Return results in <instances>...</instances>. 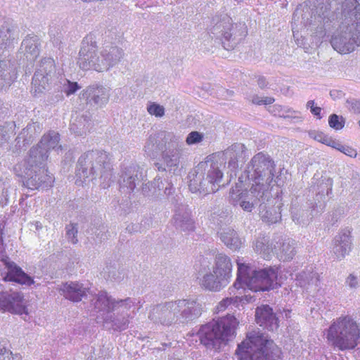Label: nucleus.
<instances>
[{
	"label": "nucleus",
	"mask_w": 360,
	"mask_h": 360,
	"mask_svg": "<svg viewBox=\"0 0 360 360\" xmlns=\"http://www.w3.org/2000/svg\"><path fill=\"white\" fill-rule=\"evenodd\" d=\"M246 148L244 144L236 143L231 145L224 151L217 153L212 156L213 162L206 174V177H200L190 181L189 188L193 192L202 193H214L218 191L219 184L223 177L220 167L224 166L227 162L228 168L235 172L238 167V161L245 157Z\"/></svg>",
	"instance_id": "1"
},
{
	"label": "nucleus",
	"mask_w": 360,
	"mask_h": 360,
	"mask_svg": "<svg viewBox=\"0 0 360 360\" xmlns=\"http://www.w3.org/2000/svg\"><path fill=\"white\" fill-rule=\"evenodd\" d=\"M91 305L98 314L97 319H101L106 328L115 330H125L136 314L134 299H115L106 292H99L91 300Z\"/></svg>",
	"instance_id": "2"
},
{
	"label": "nucleus",
	"mask_w": 360,
	"mask_h": 360,
	"mask_svg": "<svg viewBox=\"0 0 360 360\" xmlns=\"http://www.w3.org/2000/svg\"><path fill=\"white\" fill-rule=\"evenodd\" d=\"M124 56L122 49L107 44L97 49L96 36L90 33L82 41L77 63L83 70H93L98 72L108 71L117 65Z\"/></svg>",
	"instance_id": "3"
},
{
	"label": "nucleus",
	"mask_w": 360,
	"mask_h": 360,
	"mask_svg": "<svg viewBox=\"0 0 360 360\" xmlns=\"http://www.w3.org/2000/svg\"><path fill=\"white\" fill-rule=\"evenodd\" d=\"M238 266L237 278L233 284V288H240L253 292L268 291L281 285L287 279V275H283V271L278 268L269 267L257 271L254 269L243 258L236 260Z\"/></svg>",
	"instance_id": "4"
},
{
	"label": "nucleus",
	"mask_w": 360,
	"mask_h": 360,
	"mask_svg": "<svg viewBox=\"0 0 360 360\" xmlns=\"http://www.w3.org/2000/svg\"><path fill=\"white\" fill-rule=\"evenodd\" d=\"M356 0H349L343 6L344 19L330 39L333 48L340 53L352 52L360 46V4Z\"/></svg>",
	"instance_id": "5"
},
{
	"label": "nucleus",
	"mask_w": 360,
	"mask_h": 360,
	"mask_svg": "<svg viewBox=\"0 0 360 360\" xmlns=\"http://www.w3.org/2000/svg\"><path fill=\"white\" fill-rule=\"evenodd\" d=\"M201 304L195 300H178L153 307L148 319L155 323L170 326L192 321L201 314Z\"/></svg>",
	"instance_id": "6"
},
{
	"label": "nucleus",
	"mask_w": 360,
	"mask_h": 360,
	"mask_svg": "<svg viewBox=\"0 0 360 360\" xmlns=\"http://www.w3.org/2000/svg\"><path fill=\"white\" fill-rule=\"evenodd\" d=\"M37 148H32L27 157L13 169L15 174L23 179V185L31 190L51 187L53 183V177L45 168L46 153H41L37 158Z\"/></svg>",
	"instance_id": "7"
},
{
	"label": "nucleus",
	"mask_w": 360,
	"mask_h": 360,
	"mask_svg": "<svg viewBox=\"0 0 360 360\" xmlns=\"http://www.w3.org/2000/svg\"><path fill=\"white\" fill-rule=\"evenodd\" d=\"M98 174L103 179V188L108 187L112 174L108 155L105 152L90 151L79 158L76 172L77 185L93 181Z\"/></svg>",
	"instance_id": "8"
},
{
	"label": "nucleus",
	"mask_w": 360,
	"mask_h": 360,
	"mask_svg": "<svg viewBox=\"0 0 360 360\" xmlns=\"http://www.w3.org/2000/svg\"><path fill=\"white\" fill-rule=\"evenodd\" d=\"M280 353L273 340L259 330L248 332L236 351L238 360H276Z\"/></svg>",
	"instance_id": "9"
},
{
	"label": "nucleus",
	"mask_w": 360,
	"mask_h": 360,
	"mask_svg": "<svg viewBox=\"0 0 360 360\" xmlns=\"http://www.w3.org/2000/svg\"><path fill=\"white\" fill-rule=\"evenodd\" d=\"M238 323L235 316L227 315L202 326L198 332L201 343L207 348L219 349L235 337Z\"/></svg>",
	"instance_id": "10"
},
{
	"label": "nucleus",
	"mask_w": 360,
	"mask_h": 360,
	"mask_svg": "<svg viewBox=\"0 0 360 360\" xmlns=\"http://www.w3.org/2000/svg\"><path fill=\"white\" fill-rule=\"evenodd\" d=\"M327 338L333 345L341 350L351 349L357 345L360 329L352 316H342L330 326Z\"/></svg>",
	"instance_id": "11"
},
{
	"label": "nucleus",
	"mask_w": 360,
	"mask_h": 360,
	"mask_svg": "<svg viewBox=\"0 0 360 360\" xmlns=\"http://www.w3.org/2000/svg\"><path fill=\"white\" fill-rule=\"evenodd\" d=\"M274 165L270 158L262 153L255 155L245 171L251 185L269 191L274 178Z\"/></svg>",
	"instance_id": "12"
},
{
	"label": "nucleus",
	"mask_w": 360,
	"mask_h": 360,
	"mask_svg": "<svg viewBox=\"0 0 360 360\" xmlns=\"http://www.w3.org/2000/svg\"><path fill=\"white\" fill-rule=\"evenodd\" d=\"M213 33L221 37L224 48L229 50L242 41L247 34V29L244 23L233 25L231 18L224 16L214 26Z\"/></svg>",
	"instance_id": "13"
},
{
	"label": "nucleus",
	"mask_w": 360,
	"mask_h": 360,
	"mask_svg": "<svg viewBox=\"0 0 360 360\" xmlns=\"http://www.w3.org/2000/svg\"><path fill=\"white\" fill-rule=\"evenodd\" d=\"M197 279L199 285L204 289L218 292L226 287L229 283L222 278H219L217 274L210 267V262L202 258L200 265L197 270Z\"/></svg>",
	"instance_id": "14"
},
{
	"label": "nucleus",
	"mask_w": 360,
	"mask_h": 360,
	"mask_svg": "<svg viewBox=\"0 0 360 360\" xmlns=\"http://www.w3.org/2000/svg\"><path fill=\"white\" fill-rule=\"evenodd\" d=\"M29 301L21 292H0V308L11 314L27 316Z\"/></svg>",
	"instance_id": "15"
},
{
	"label": "nucleus",
	"mask_w": 360,
	"mask_h": 360,
	"mask_svg": "<svg viewBox=\"0 0 360 360\" xmlns=\"http://www.w3.org/2000/svg\"><path fill=\"white\" fill-rule=\"evenodd\" d=\"M55 73L53 59L45 58L41 60L39 66L32 79V91L34 94L42 93L46 90Z\"/></svg>",
	"instance_id": "16"
},
{
	"label": "nucleus",
	"mask_w": 360,
	"mask_h": 360,
	"mask_svg": "<svg viewBox=\"0 0 360 360\" xmlns=\"http://www.w3.org/2000/svg\"><path fill=\"white\" fill-rule=\"evenodd\" d=\"M233 189L231 193V198L234 205L240 206L244 211L251 212L255 204L261 200H263L268 193V191H263L259 187L251 185L248 191L241 192Z\"/></svg>",
	"instance_id": "17"
},
{
	"label": "nucleus",
	"mask_w": 360,
	"mask_h": 360,
	"mask_svg": "<svg viewBox=\"0 0 360 360\" xmlns=\"http://www.w3.org/2000/svg\"><path fill=\"white\" fill-rule=\"evenodd\" d=\"M165 139L170 142L163 152L162 160L165 166L169 171L175 172L179 164V159L183 150V143L179 139L171 134H168Z\"/></svg>",
	"instance_id": "18"
},
{
	"label": "nucleus",
	"mask_w": 360,
	"mask_h": 360,
	"mask_svg": "<svg viewBox=\"0 0 360 360\" xmlns=\"http://www.w3.org/2000/svg\"><path fill=\"white\" fill-rule=\"evenodd\" d=\"M172 223L175 228L181 231H192L195 228V222L188 206L179 203L174 209Z\"/></svg>",
	"instance_id": "19"
},
{
	"label": "nucleus",
	"mask_w": 360,
	"mask_h": 360,
	"mask_svg": "<svg viewBox=\"0 0 360 360\" xmlns=\"http://www.w3.org/2000/svg\"><path fill=\"white\" fill-rule=\"evenodd\" d=\"M109 97V89L98 85L89 86L81 94V98L87 104L98 107L104 106L108 102Z\"/></svg>",
	"instance_id": "20"
},
{
	"label": "nucleus",
	"mask_w": 360,
	"mask_h": 360,
	"mask_svg": "<svg viewBox=\"0 0 360 360\" xmlns=\"http://www.w3.org/2000/svg\"><path fill=\"white\" fill-rule=\"evenodd\" d=\"M19 39V30L11 22L0 19V46L4 51L13 47Z\"/></svg>",
	"instance_id": "21"
},
{
	"label": "nucleus",
	"mask_w": 360,
	"mask_h": 360,
	"mask_svg": "<svg viewBox=\"0 0 360 360\" xmlns=\"http://www.w3.org/2000/svg\"><path fill=\"white\" fill-rule=\"evenodd\" d=\"M141 176L142 172L138 165H132L126 167L120 179L121 191L126 193L134 191Z\"/></svg>",
	"instance_id": "22"
},
{
	"label": "nucleus",
	"mask_w": 360,
	"mask_h": 360,
	"mask_svg": "<svg viewBox=\"0 0 360 360\" xmlns=\"http://www.w3.org/2000/svg\"><path fill=\"white\" fill-rule=\"evenodd\" d=\"M89 288L84 284L77 281H70L63 283L58 288L59 293L65 299L73 302H79L83 297H86Z\"/></svg>",
	"instance_id": "23"
},
{
	"label": "nucleus",
	"mask_w": 360,
	"mask_h": 360,
	"mask_svg": "<svg viewBox=\"0 0 360 360\" xmlns=\"http://www.w3.org/2000/svg\"><path fill=\"white\" fill-rule=\"evenodd\" d=\"M255 319L257 324L269 331H275L278 328V319L269 305L257 308Z\"/></svg>",
	"instance_id": "24"
},
{
	"label": "nucleus",
	"mask_w": 360,
	"mask_h": 360,
	"mask_svg": "<svg viewBox=\"0 0 360 360\" xmlns=\"http://www.w3.org/2000/svg\"><path fill=\"white\" fill-rule=\"evenodd\" d=\"M352 250V238L349 230L339 233L333 241V252L338 259H343Z\"/></svg>",
	"instance_id": "25"
},
{
	"label": "nucleus",
	"mask_w": 360,
	"mask_h": 360,
	"mask_svg": "<svg viewBox=\"0 0 360 360\" xmlns=\"http://www.w3.org/2000/svg\"><path fill=\"white\" fill-rule=\"evenodd\" d=\"M18 72L14 62L10 60L0 61V92L8 89L17 79Z\"/></svg>",
	"instance_id": "26"
},
{
	"label": "nucleus",
	"mask_w": 360,
	"mask_h": 360,
	"mask_svg": "<svg viewBox=\"0 0 360 360\" xmlns=\"http://www.w3.org/2000/svg\"><path fill=\"white\" fill-rule=\"evenodd\" d=\"M7 274L6 278L8 281L17 282L21 285L30 286L35 283L32 277L25 274L20 267L17 266L14 262L9 261L8 259L3 260Z\"/></svg>",
	"instance_id": "27"
},
{
	"label": "nucleus",
	"mask_w": 360,
	"mask_h": 360,
	"mask_svg": "<svg viewBox=\"0 0 360 360\" xmlns=\"http://www.w3.org/2000/svg\"><path fill=\"white\" fill-rule=\"evenodd\" d=\"M233 265L229 257L224 253H218L214 258L213 271L218 274L219 278L225 279L229 283L232 277Z\"/></svg>",
	"instance_id": "28"
},
{
	"label": "nucleus",
	"mask_w": 360,
	"mask_h": 360,
	"mask_svg": "<svg viewBox=\"0 0 360 360\" xmlns=\"http://www.w3.org/2000/svg\"><path fill=\"white\" fill-rule=\"evenodd\" d=\"M60 137L58 133L56 131H50L46 134H44L40 142L34 148H37V158L41 153H46L47 158L49 157L48 153L50 150H54L58 151L61 150V146H58Z\"/></svg>",
	"instance_id": "29"
},
{
	"label": "nucleus",
	"mask_w": 360,
	"mask_h": 360,
	"mask_svg": "<svg viewBox=\"0 0 360 360\" xmlns=\"http://www.w3.org/2000/svg\"><path fill=\"white\" fill-rule=\"evenodd\" d=\"M39 41L36 35H27L21 44L20 49L28 60H34L39 53Z\"/></svg>",
	"instance_id": "30"
},
{
	"label": "nucleus",
	"mask_w": 360,
	"mask_h": 360,
	"mask_svg": "<svg viewBox=\"0 0 360 360\" xmlns=\"http://www.w3.org/2000/svg\"><path fill=\"white\" fill-rule=\"evenodd\" d=\"M274 245L275 253L280 260H291L296 254L295 241L290 238L282 239Z\"/></svg>",
	"instance_id": "31"
},
{
	"label": "nucleus",
	"mask_w": 360,
	"mask_h": 360,
	"mask_svg": "<svg viewBox=\"0 0 360 360\" xmlns=\"http://www.w3.org/2000/svg\"><path fill=\"white\" fill-rule=\"evenodd\" d=\"M300 287L306 288L307 290L314 292L318 290L319 276L316 272L310 271L308 274L304 272L299 274L297 278Z\"/></svg>",
	"instance_id": "32"
},
{
	"label": "nucleus",
	"mask_w": 360,
	"mask_h": 360,
	"mask_svg": "<svg viewBox=\"0 0 360 360\" xmlns=\"http://www.w3.org/2000/svg\"><path fill=\"white\" fill-rule=\"evenodd\" d=\"M221 241L229 248L238 250L240 248L242 242L238 233L231 228H224L220 232Z\"/></svg>",
	"instance_id": "33"
},
{
	"label": "nucleus",
	"mask_w": 360,
	"mask_h": 360,
	"mask_svg": "<svg viewBox=\"0 0 360 360\" xmlns=\"http://www.w3.org/2000/svg\"><path fill=\"white\" fill-rule=\"evenodd\" d=\"M91 127V120L87 115L77 116L71 120L70 130L78 136L85 134Z\"/></svg>",
	"instance_id": "34"
},
{
	"label": "nucleus",
	"mask_w": 360,
	"mask_h": 360,
	"mask_svg": "<svg viewBox=\"0 0 360 360\" xmlns=\"http://www.w3.org/2000/svg\"><path fill=\"white\" fill-rule=\"evenodd\" d=\"M254 250L263 259L269 260L271 258L273 254L275 252L274 246L273 243H269L268 238L262 237L258 238L255 244Z\"/></svg>",
	"instance_id": "35"
},
{
	"label": "nucleus",
	"mask_w": 360,
	"mask_h": 360,
	"mask_svg": "<svg viewBox=\"0 0 360 360\" xmlns=\"http://www.w3.org/2000/svg\"><path fill=\"white\" fill-rule=\"evenodd\" d=\"M259 215L262 220L268 224H274L281 219L279 207H267L266 205L259 206Z\"/></svg>",
	"instance_id": "36"
},
{
	"label": "nucleus",
	"mask_w": 360,
	"mask_h": 360,
	"mask_svg": "<svg viewBox=\"0 0 360 360\" xmlns=\"http://www.w3.org/2000/svg\"><path fill=\"white\" fill-rule=\"evenodd\" d=\"M160 139L159 134L155 133L149 136L144 146V150L147 154L150 155L158 151Z\"/></svg>",
	"instance_id": "37"
},
{
	"label": "nucleus",
	"mask_w": 360,
	"mask_h": 360,
	"mask_svg": "<svg viewBox=\"0 0 360 360\" xmlns=\"http://www.w3.org/2000/svg\"><path fill=\"white\" fill-rule=\"evenodd\" d=\"M252 298V297L251 296H248V295H245L244 297H240L238 296H236L235 298L226 297L225 299H223L220 302H219V304H217V306L216 307V310L217 311V312L224 311L228 306L231 305L233 303L234 300H236L239 299L240 302L244 303L245 302H250Z\"/></svg>",
	"instance_id": "38"
},
{
	"label": "nucleus",
	"mask_w": 360,
	"mask_h": 360,
	"mask_svg": "<svg viewBox=\"0 0 360 360\" xmlns=\"http://www.w3.org/2000/svg\"><path fill=\"white\" fill-rule=\"evenodd\" d=\"M146 109L149 115L155 116L157 118H162L165 114V107L156 102H148Z\"/></svg>",
	"instance_id": "39"
},
{
	"label": "nucleus",
	"mask_w": 360,
	"mask_h": 360,
	"mask_svg": "<svg viewBox=\"0 0 360 360\" xmlns=\"http://www.w3.org/2000/svg\"><path fill=\"white\" fill-rule=\"evenodd\" d=\"M0 360H22L20 354H13L0 343Z\"/></svg>",
	"instance_id": "40"
},
{
	"label": "nucleus",
	"mask_w": 360,
	"mask_h": 360,
	"mask_svg": "<svg viewBox=\"0 0 360 360\" xmlns=\"http://www.w3.org/2000/svg\"><path fill=\"white\" fill-rule=\"evenodd\" d=\"M61 84L63 85L62 91H64L67 96L75 94L77 90L80 89V86L77 82H72L66 79H64L61 82Z\"/></svg>",
	"instance_id": "41"
},
{
	"label": "nucleus",
	"mask_w": 360,
	"mask_h": 360,
	"mask_svg": "<svg viewBox=\"0 0 360 360\" xmlns=\"http://www.w3.org/2000/svg\"><path fill=\"white\" fill-rule=\"evenodd\" d=\"M78 231L76 224H70L66 226V236L70 242L76 244L78 241L77 238Z\"/></svg>",
	"instance_id": "42"
},
{
	"label": "nucleus",
	"mask_w": 360,
	"mask_h": 360,
	"mask_svg": "<svg viewBox=\"0 0 360 360\" xmlns=\"http://www.w3.org/2000/svg\"><path fill=\"white\" fill-rule=\"evenodd\" d=\"M347 108L354 113H360V100L350 98L347 100Z\"/></svg>",
	"instance_id": "43"
},
{
	"label": "nucleus",
	"mask_w": 360,
	"mask_h": 360,
	"mask_svg": "<svg viewBox=\"0 0 360 360\" xmlns=\"http://www.w3.org/2000/svg\"><path fill=\"white\" fill-rule=\"evenodd\" d=\"M202 138L203 136L198 131H192L187 136L186 142L188 145H193L200 143Z\"/></svg>",
	"instance_id": "44"
},
{
	"label": "nucleus",
	"mask_w": 360,
	"mask_h": 360,
	"mask_svg": "<svg viewBox=\"0 0 360 360\" xmlns=\"http://www.w3.org/2000/svg\"><path fill=\"white\" fill-rule=\"evenodd\" d=\"M328 124L331 128L336 130L341 129L344 127V123L342 120H340V117L335 114L329 117Z\"/></svg>",
	"instance_id": "45"
},
{
	"label": "nucleus",
	"mask_w": 360,
	"mask_h": 360,
	"mask_svg": "<svg viewBox=\"0 0 360 360\" xmlns=\"http://www.w3.org/2000/svg\"><path fill=\"white\" fill-rule=\"evenodd\" d=\"M345 284L352 289H356L360 285V280L354 274H350L346 278Z\"/></svg>",
	"instance_id": "46"
},
{
	"label": "nucleus",
	"mask_w": 360,
	"mask_h": 360,
	"mask_svg": "<svg viewBox=\"0 0 360 360\" xmlns=\"http://www.w3.org/2000/svg\"><path fill=\"white\" fill-rule=\"evenodd\" d=\"M332 7L331 3L329 5V8H328L326 6H325L323 9V6H321L320 8H318L316 10L317 15L321 18L322 19H328L330 20L333 18V16L330 15V8Z\"/></svg>",
	"instance_id": "47"
},
{
	"label": "nucleus",
	"mask_w": 360,
	"mask_h": 360,
	"mask_svg": "<svg viewBox=\"0 0 360 360\" xmlns=\"http://www.w3.org/2000/svg\"><path fill=\"white\" fill-rule=\"evenodd\" d=\"M251 101L252 103L262 105V104H271L274 103V98L272 97H261L255 95L252 97Z\"/></svg>",
	"instance_id": "48"
},
{
	"label": "nucleus",
	"mask_w": 360,
	"mask_h": 360,
	"mask_svg": "<svg viewBox=\"0 0 360 360\" xmlns=\"http://www.w3.org/2000/svg\"><path fill=\"white\" fill-rule=\"evenodd\" d=\"M51 41L53 46L60 48L62 44L63 35L61 32H53V30L50 32Z\"/></svg>",
	"instance_id": "49"
},
{
	"label": "nucleus",
	"mask_w": 360,
	"mask_h": 360,
	"mask_svg": "<svg viewBox=\"0 0 360 360\" xmlns=\"http://www.w3.org/2000/svg\"><path fill=\"white\" fill-rule=\"evenodd\" d=\"M150 186H157L158 188V191L165 190V188L166 186L165 184L162 182V181L160 179V178H156L154 179V181L152 183H148L144 185L143 187V191L145 193L146 189L147 188H149Z\"/></svg>",
	"instance_id": "50"
},
{
	"label": "nucleus",
	"mask_w": 360,
	"mask_h": 360,
	"mask_svg": "<svg viewBox=\"0 0 360 360\" xmlns=\"http://www.w3.org/2000/svg\"><path fill=\"white\" fill-rule=\"evenodd\" d=\"M108 269V278L114 281H120L122 278V274L118 271H117L115 268L110 267L107 268Z\"/></svg>",
	"instance_id": "51"
},
{
	"label": "nucleus",
	"mask_w": 360,
	"mask_h": 360,
	"mask_svg": "<svg viewBox=\"0 0 360 360\" xmlns=\"http://www.w3.org/2000/svg\"><path fill=\"white\" fill-rule=\"evenodd\" d=\"M338 150L349 157H356L357 155L356 150L348 146H344L341 144V146L339 148Z\"/></svg>",
	"instance_id": "52"
},
{
	"label": "nucleus",
	"mask_w": 360,
	"mask_h": 360,
	"mask_svg": "<svg viewBox=\"0 0 360 360\" xmlns=\"http://www.w3.org/2000/svg\"><path fill=\"white\" fill-rule=\"evenodd\" d=\"M309 136L314 140L322 143H323V140H326L328 138V136L323 134V132L316 131H311L309 133Z\"/></svg>",
	"instance_id": "53"
},
{
	"label": "nucleus",
	"mask_w": 360,
	"mask_h": 360,
	"mask_svg": "<svg viewBox=\"0 0 360 360\" xmlns=\"http://www.w3.org/2000/svg\"><path fill=\"white\" fill-rule=\"evenodd\" d=\"M8 130L5 126H0V146L6 143L8 139Z\"/></svg>",
	"instance_id": "54"
},
{
	"label": "nucleus",
	"mask_w": 360,
	"mask_h": 360,
	"mask_svg": "<svg viewBox=\"0 0 360 360\" xmlns=\"http://www.w3.org/2000/svg\"><path fill=\"white\" fill-rule=\"evenodd\" d=\"M323 144H326L328 146L335 148L338 150H339V148H340V146H341V143L339 141L334 140L329 136L326 140H323Z\"/></svg>",
	"instance_id": "55"
},
{
	"label": "nucleus",
	"mask_w": 360,
	"mask_h": 360,
	"mask_svg": "<svg viewBox=\"0 0 360 360\" xmlns=\"http://www.w3.org/2000/svg\"><path fill=\"white\" fill-rule=\"evenodd\" d=\"M8 203V191H3L0 195V207H4Z\"/></svg>",
	"instance_id": "56"
},
{
	"label": "nucleus",
	"mask_w": 360,
	"mask_h": 360,
	"mask_svg": "<svg viewBox=\"0 0 360 360\" xmlns=\"http://www.w3.org/2000/svg\"><path fill=\"white\" fill-rule=\"evenodd\" d=\"M174 191V188L173 186L170 183L166 182V186L164 190L165 194L167 196H169L170 195H172Z\"/></svg>",
	"instance_id": "57"
},
{
	"label": "nucleus",
	"mask_w": 360,
	"mask_h": 360,
	"mask_svg": "<svg viewBox=\"0 0 360 360\" xmlns=\"http://www.w3.org/2000/svg\"><path fill=\"white\" fill-rule=\"evenodd\" d=\"M321 111V108L314 106V108H312L311 112L312 114H314V115L318 116L319 118H321V116H320Z\"/></svg>",
	"instance_id": "58"
},
{
	"label": "nucleus",
	"mask_w": 360,
	"mask_h": 360,
	"mask_svg": "<svg viewBox=\"0 0 360 360\" xmlns=\"http://www.w3.org/2000/svg\"><path fill=\"white\" fill-rule=\"evenodd\" d=\"M278 108H280V110L278 111V115L279 117H289L290 115H287L285 114V111H283V108L281 107V106H278ZM291 110H288V111H286V112H290Z\"/></svg>",
	"instance_id": "59"
},
{
	"label": "nucleus",
	"mask_w": 360,
	"mask_h": 360,
	"mask_svg": "<svg viewBox=\"0 0 360 360\" xmlns=\"http://www.w3.org/2000/svg\"><path fill=\"white\" fill-rule=\"evenodd\" d=\"M258 84L261 88H264L266 85L265 79L263 77L259 78Z\"/></svg>",
	"instance_id": "60"
},
{
	"label": "nucleus",
	"mask_w": 360,
	"mask_h": 360,
	"mask_svg": "<svg viewBox=\"0 0 360 360\" xmlns=\"http://www.w3.org/2000/svg\"><path fill=\"white\" fill-rule=\"evenodd\" d=\"M32 128H34V124H29V125H27V127L22 130V132L21 133V134H24L26 132H28L29 131H32Z\"/></svg>",
	"instance_id": "61"
},
{
	"label": "nucleus",
	"mask_w": 360,
	"mask_h": 360,
	"mask_svg": "<svg viewBox=\"0 0 360 360\" xmlns=\"http://www.w3.org/2000/svg\"><path fill=\"white\" fill-rule=\"evenodd\" d=\"M307 107L308 108H310V110H311L312 108H314V101H309L307 103Z\"/></svg>",
	"instance_id": "62"
},
{
	"label": "nucleus",
	"mask_w": 360,
	"mask_h": 360,
	"mask_svg": "<svg viewBox=\"0 0 360 360\" xmlns=\"http://www.w3.org/2000/svg\"><path fill=\"white\" fill-rule=\"evenodd\" d=\"M292 220L293 221H296L297 220L298 221V219H296L295 216L293 214H292Z\"/></svg>",
	"instance_id": "63"
},
{
	"label": "nucleus",
	"mask_w": 360,
	"mask_h": 360,
	"mask_svg": "<svg viewBox=\"0 0 360 360\" xmlns=\"http://www.w3.org/2000/svg\"><path fill=\"white\" fill-rule=\"evenodd\" d=\"M4 51L1 49V46H0V56L4 53Z\"/></svg>",
	"instance_id": "64"
}]
</instances>
